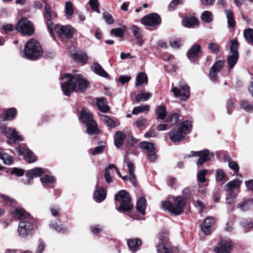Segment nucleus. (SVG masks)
I'll list each match as a JSON object with an SVG mask.
<instances>
[{"label":"nucleus","instance_id":"obj_16","mask_svg":"<svg viewBox=\"0 0 253 253\" xmlns=\"http://www.w3.org/2000/svg\"><path fill=\"white\" fill-rule=\"evenodd\" d=\"M139 147L147 152L148 158L150 161H154L157 159V156L155 152V149L152 143L143 141L140 143Z\"/></svg>","mask_w":253,"mask_h":253},{"label":"nucleus","instance_id":"obj_28","mask_svg":"<svg viewBox=\"0 0 253 253\" xmlns=\"http://www.w3.org/2000/svg\"><path fill=\"white\" fill-rule=\"evenodd\" d=\"M91 69L95 74L102 77L107 78L109 76L108 73L98 63H94L91 66Z\"/></svg>","mask_w":253,"mask_h":253},{"label":"nucleus","instance_id":"obj_52","mask_svg":"<svg viewBox=\"0 0 253 253\" xmlns=\"http://www.w3.org/2000/svg\"><path fill=\"white\" fill-rule=\"evenodd\" d=\"M169 44L173 48H178L181 45V40L177 38H172L169 40Z\"/></svg>","mask_w":253,"mask_h":253},{"label":"nucleus","instance_id":"obj_17","mask_svg":"<svg viewBox=\"0 0 253 253\" xmlns=\"http://www.w3.org/2000/svg\"><path fill=\"white\" fill-rule=\"evenodd\" d=\"M232 250V243L229 239H222L215 247L216 253H230Z\"/></svg>","mask_w":253,"mask_h":253},{"label":"nucleus","instance_id":"obj_20","mask_svg":"<svg viewBox=\"0 0 253 253\" xmlns=\"http://www.w3.org/2000/svg\"><path fill=\"white\" fill-rule=\"evenodd\" d=\"M16 151L19 155H23L25 160L30 163L34 162L36 160L34 154L28 148H22L20 147L16 148Z\"/></svg>","mask_w":253,"mask_h":253},{"label":"nucleus","instance_id":"obj_19","mask_svg":"<svg viewBox=\"0 0 253 253\" xmlns=\"http://www.w3.org/2000/svg\"><path fill=\"white\" fill-rule=\"evenodd\" d=\"M11 214L12 217L17 220L22 221L25 219H29L30 214L23 209L21 208H13L11 210Z\"/></svg>","mask_w":253,"mask_h":253},{"label":"nucleus","instance_id":"obj_60","mask_svg":"<svg viewBox=\"0 0 253 253\" xmlns=\"http://www.w3.org/2000/svg\"><path fill=\"white\" fill-rule=\"evenodd\" d=\"M252 204L251 201L250 200H248L247 201H244L240 205L241 210L242 211H247L249 208L250 206Z\"/></svg>","mask_w":253,"mask_h":253},{"label":"nucleus","instance_id":"obj_61","mask_svg":"<svg viewBox=\"0 0 253 253\" xmlns=\"http://www.w3.org/2000/svg\"><path fill=\"white\" fill-rule=\"evenodd\" d=\"M103 17L106 23L109 24H112L114 22V20L112 16L108 13H104L103 14Z\"/></svg>","mask_w":253,"mask_h":253},{"label":"nucleus","instance_id":"obj_14","mask_svg":"<svg viewBox=\"0 0 253 253\" xmlns=\"http://www.w3.org/2000/svg\"><path fill=\"white\" fill-rule=\"evenodd\" d=\"M191 153L192 155L189 157H199V159L197 162V165L200 166H202L205 162L210 161L214 157V154L207 149L200 151H192Z\"/></svg>","mask_w":253,"mask_h":253},{"label":"nucleus","instance_id":"obj_44","mask_svg":"<svg viewBox=\"0 0 253 253\" xmlns=\"http://www.w3.org/2000/svg\"><path fill=\"white\" fill-rule=\"evenodd\" d=\"M244 36L247 42L253 45V29H248L244 31Z\"/></svg>","mask_w":253,"mask_h":253},{"label":"nucleus","instance_id":"obj_50","mask_svg":"<svg viewBox=\"0 0 253 253\" xmlns=\"http://www.w3.org/2000/svg\"><path fill=\"white\" fill-rule=\"evenodd\" d=\"M202 20L206 22L210 23L212 20L211 13L208 11H205L201 15Z\"/></svg>","mask_w":253,"mask_h":253},{"label":"nucleus","instance_id":"obj_25","mask_svg":"<svg viewBox=\"0 0 253 253\" xmlns=\"http://www.w3.org/2000/svg\"><path fill=\"white\" fill-rule=\"evenodd\" d=\"M239 177L241 178L240 179L239 178L237 179H234L231 181H229L228 182L224 187L225 190H240V187L243 182L242 180V176L240 175Z\"/></svg>","mask_w":253,"mask_h":253},{"label":"nucleus","instance_id":"obj_55","mask_svg":"<svg viewBox=\"0 0 253 253\" xmlns=\"http://www.w3.org/2000/svg\"><path fill=\"white\" fill-rule=\"evenodd\" d=\"M111 34L116 37L123 38L124 36V32L121 28L113 29L111 31Z\"/></svg>","mask_w":253,"mask_h":253},{"label":"nucleus","instance_id":"obj_35","mask_svg":"<svg viewBox=\"0 0 253 253\" xmlns=\"http://www.w3.org/2000/svg\"><path fill=\"white\" fill-rule=\"evenodd\" d=\"M227 19V24L229 28H234L236 24L233 13L231 9H225L224 11Z\"/></svg>","mask_w":253,"mask_h":253},{"label":"nucleus","instance_id":"obj_38","mask_svg":"<svg viewBox=\"0 0 253 253\" xmlns=\"http://www.w3.org/2000/svg\"><path fill=\"white\" fill-rule=\"evenodd\" d=\"M41 181L45 186L47 184L54 183L55 181V179L51 175L49 172L46 170V173L41 177Z\"/></svg>","mask_w":253,"mask_h":253},{"label":"nucleus","instance_id":"obj_53","mask_svg":"<svg viewBox=\"0 0 253 253\" xmlns=\"http://www.w3.org/2000/svg\"><path fill=\"white\" fill-rule=\"evenodd\" d=\"M207 172L206 169L200 170L197 174V178L198 180L201 183H204L206 181L205 176Z\"/></svg>","mask_w":253,"mask_h":253},{"label":"nucleus","instance_id":"obj_11","mask_svg":"<svg viewBox=\"0 0 253 253\" xmlns=\"http://www.w3.org/2000/svg\"><path fill=\"white\" fill-rule=\"evenodd\" d=\"M53 30L57 33L59 38L63 42L67 39L72 38L74 33V29L69 25H57L53 26Z\"/></svg>","mask_w":253,"mask_h":253},{"label":"nucleus","instance_id":"obj_37","mask_svg":"<svg viewBox=\"0 0 253 253\" xmlns=\"http://www.w3.org/2000/svg\"><path fill=\"white\" fill-rule=\"evenodd\" d=\"M73 58L80 63L85 64L88 60V57L86 53L76 52L72 54Z\"/></svg>","mask_w":253,"mask_h":253},{"label":"nucleus","instance_id":"obj_26","mask_svg":"<svg viewBox=\"0 0 253 253\" xmlns=\"http://www.w3.org/2000/svg\"><path fill=\"white\" fill-rule=\"evenodd\" d=\"M141 245L142 241L140 239L138 238L129 239L127 241L128 247L129 249L133 253H135L138 251Z\"/></svg>","mask_w":253,"mask_h":253},{"label":"nucleus","instance_id":"obj_43","mask_svg":"<svg viewBox=\"0 0 253 253\" xmlns=\"http://www.w3.org/2000/svg\"><path fill=\"white\" fill-rule=\"evenodd\" d=\"M100 117L106 126L110 128H113L118 126L116 122L106 115H102Z\"/></svg>","mask_w":253,"mask_h":253},{"label":"nucleus","instance_id":"obj_57","mask_svg":"<svg viewBox=\"0 0 253 253\" xmlns=\"http://www.w3.org/2000/svg\"><path fill=\"white\" fill-rule=\"evenodd\" d=\"M146 123L147 121L146 119L143 118H139L135 121L133 125L137 127L140 128L144 126Z\"/></svg>","mask_w":253,"mask_h":253},{"label":"nucleus","instance_id":"obj_23","mask_svg":"<svg viewBox=\"0 0 253 253\" xmlns=\"http://www.w3.org/2000/svg\"><path fill=\"white\" fill-rule=\"evenodd\" d=\"M46 173V170L42 169L41 168H35L28 170L26 173V177L28 178L26 184L30 183L34 177H39Z\"/></svg>","mask_w":253,"mask_h":253},{"label":"nucleus","instance_id":"obj_59","mask_svg":"<svg viewBox=\"0 0 253 253\" xmlns=\"http://www.w3.org/2000/svg\"><path fill=\"white\" fill-rule=\"evenodd\" d=\"M125 162L126 163L129 170V174H132L134 173V167L133 164L128 160L126 158H125Z\"/></svg>","mask_w":253,"mask_h":253},{"label":"nucleus","instance_id":"obj_64","mask_svg":"<svg viewBox=\"0 0 253 253\" xmlns=\"http://www.w3.org/2000/svg\"><path fill=\"white\" fill-rule=\"evenodd\" d=\"M182 1L183 0H172L169 5V10H174L176 5L181 3Z\"/></svg>","mask_w":253,"mask_h":253},{"label":"nucleus","instance_id":"obj_51","mask_svg":"<svg viewBox=\"0 0 253 253\" xmlns=\"http://www.w3.org/2000/svg\"><path fill=\"white\" fill-rule=\"evenodd\" d=\"M104 149V147L103 145H100L96 147L94 149H90L88 150V152L92 155H96L97 154H100L102 153Z\"/></svg>","mask_w":253,"mask_h":253},{"label":"nucleus","instance_id":"obj_27","mask_svg":"<svg viewBox=\"0 0 253 253\" xmlns=\"http://www.w3.org/2000/svg\"><path fill=\"white\" fill-rule=\"evenodd\" d=\"M130 30L133 34L134 37L137 40V43L139 46L143 44V42L141 37L142 31L141 30L135 25H132L130 27Z\"/></svg>","mask_w":253,"mask_h":253},{"label":"nucleus","instance_id":"obj_5","mask_svg":"<svg viewBox=\"0 0 253 253\" xmlns=\"http://www.w3.org/2000/svg\"><path fill=\"white\" fill-rule=\"evenodd\" d=\"M81 122L86 125V132L89 135L98 133L99 131L97 125L93 120L92 115L83 108L80 117Z\"/></svg>","mask_w":253,"mask_h":253},{"label":"nucleus","instance_id":"obj_9","mask_svg":"<svg viewBox=\"0 0 253 253\" xmlns=\"http://www.w3.org/2000/svg\"><path fill=\"white\" fill-rule=\"evenodd\" d=\"M156 113L158 118L161 120H164L166 118V122H172L174 124H176L179 121V114L177 113H171L167 117L166 107L164 105H161L156 109Z\"/></svg>","mask_w":253,"mask_h":253},{"label":"nucleus","instance_id":"obj_32","mask_svg":"<svg viewBox=\"0 0 253 253\" xmlns=\"http://www.w3.org/2000/svg\"><path fill=\"white\" fill-rule=\"evenodd\" d=\"M146 208V199L144 197L140 198L137 202L136 209L137 211L142 215L145 214V209Z\"/></svg>","mask_w":253,"mask_h":253},{"label":"nucleus","instance_id":"obj_10","mask_svg":"<svg viewBox=\"0 0 253 253\" xmlns=\"http://www.w3.org/2000/svg\"><path fill=\"white\" fill-rule=\"evenodd\" d=\"M179 86L180 89L177 87L173 86L172 84V87L171 91L173 93L176 97H178L182 100L187 99L190 96V88L183 80L179 81Z\"/></svg>","mask_w":253,"mask_h":253},{"label":"nucleus","instance_id":"obj_31","mask_svg":"<svg viewBox=\"0 0 253 253\" xmlns=\"http://www.w3.org/2000/svg\"><path fill=\"white\" fill-rule=\"evenodd\" d=\"M106 192L103 188L96 189L94 193V199L98 203L103 201L106 197Z\"/></svg>","mask_w":253,"mask_h":253},{"label":"nucleus","instance_id":"obj_7","mask_svg":"<svg viewBox=\"0 0 253 253\" xmlns=\"http://www.w3.org/2000/svg\"><path fill=\"white\" fill-rule=\"evenodd\" d=\"M16 29L21 34L26 36L32 35L35 32L33 24L25 17L21 18L18 21Z\"/></svg>","mask_w":253,"mask_h":253},{"label":"nucleus","instance_id":"obj_63","mask_svg":"<svg viewBox=\"0 0 253 253\" xmlns=\"http://www.w3.org/2000/svg\"><path fill=\"white\" fill-rule=\"evenodd\" d=\"M182 1L183 0H172L169 5V10H174L176 5L181 3Z\"/></svg>","mask_w":253,"mask_h":253},{"label":"nucleus","instance_id":"obj_21","mask_svg":"<svg viewBox=\"0 0 253 253\" xmlns=\"http://www.w3.org/2000/svg\"><path fill=\"white\" fill-rule=\"evenodd\" d=\"M215 219L209 217L206 218L201 225L202 231L204 234L208 235L210 234L212 227L215 223Z\"/></svg>","mask_w":253,"mask_h":253},{"label":"nucleus","instance_id":"obj_33","mask_svg":"<svg viewBox=\"0 0 253 253\" xmlns=\"http://www.w3.org/2000/svg\"><path fill=\"white\" fill-rule=\"evenodd\" d=\"M116 168L114 164H110L106 169L104 176L106 181L109 183L112 182V175L114 174L113 169Z\"/></svg>","mask_w":253,"mask_h":253},{"label":"nucleus","instance_id":"obj_40","mask_svg":"<svg viewBox=\"0 0 253 253\" xmlns=\"http://www.w3.org/2000/svg\"><path fill=\"white\" fill-rule=\"evenodd\" d=\"M4 119L6 120H11L13 119L16 116V109L15 108H11L4 112Z\"/></svg>","mask_w":253,"mask_h":253},{"label":"nucleus","instance_id":"obj_41","mask_svg":"<svg viewBox=\"0 0 253 253\" xmlns=\"http://www.w3.org/2000/svg\"><path fill=\"white\" fill-rule=\"evenodd\" d=\"M150 110V106L148 105H143L135 107L132 111V114H137L142 112H148Z\"/></svg>","mask_w":253,"mask_h":253},{"label":"nucleus","instance_id":"obj_12","mask_svg":"<svg viewBox=\"0 0 253 253\" xmlns=\"http://www.w3.org/2000/svg\"><path fill=\"white\" fill-rule=\"evenodd\" d=\"M44 16L47 20V26L49 29L50 34L52 38L55 40V37L53 34V20L56 18V13L51 10L50 5L46 4L44 7Z\"/></svg>","mask_w":253,"mask_h":253},{"label":"nucleus","instance_id":"obj_4","mask_svg":"<svg viewBox=\"0 0 253 253\" xmlns=\"http://www.w3.org/2000/svg\"><path fill=\"white\" fill-rule=\"evenodd\" d=\"M185 206V202L182 197H177L173 203L169 201H163L161 204V208L167 210L171 215H178L183 211V208Z\"/></svg>","mask_w":253,"mask_h":253},{"label":"nucleus","instance_id":"obj_6","mask_svg":"<svg viewBox=\"0 0 253 253\" xmlns=\"http://www.w3.org/2000/svg\"><path fill=\"white\" fill-rule=\"evenodd\" d=\"M115 199L120 203V207L116 208L117 211L120 212L130 211L133 208L131 202L130 197L126 191L121 190L115 195Z\"/></svg>","mask_w":253,"mask_h":253},{"label":"nucleus","instance_id":"obj_54","mask_svg":"<svg viewBox=\"0 0 253 253\" xmlns=\"http://www.w3.org/2000/svg\"><path fill=\"white\" fill-rule=\"evenodd\" d=\"M241 106L242 109L248 112L252 111L253 110V104H250L245 100L241 102Z\"/></svg>","mask_w":253,"mask_h":253},{"label":"nucleus","instance_id":"obj_30","mask_svg":"<svg viewBox=\"0 0 253 253\" xmlns=\"http://www.w3.org/2000/svg\"><path fill=\"white\" fill-rule=\"evenodd\" d=\"M158 253H172L170 244L168 242H161L157 246Z\"/></svg>","mask_w":253,"mask_h":253},{"label":"nucleus","instance_id":"obj_15","mask_svg":"<svg viewBox=\"0 0 253 253\" xmlns=\"http://www.w3.org/2000/svg\"><path fill=\"white\" fill-rule=\"evenodd\" d=\"M141 21L144 25L155 27L160 24L161 19L158 14L152 13L144 16Z\"/></svg>","mask_w":253,"mask_h":253},{"label":"nucleus","instance_id":"obj_2","mask_svg":"<svg viewBox=\"0 0 253 253\" xmlns=\"http://www.w3.org/2000/svg\"><path fill=\"white\" fill-rule=\"evenodd\" d=\"M43 53L40 42L34 39L29 40L25 45L22 56L28 59L36 60Z\"/></svg>","mask_w":253,"mask_h":253},{"label":"nucleus","instance_id":"obj_46","mask_svg":"<svg viewBox=\"0 0 253 253\" xmlns=\"http://www.w3.org/2000/svg\"><path fill=\"white\" fill-rule=\"evenodd\" d=\"M152 94L150 92H142L136 96V100L137 102L147 101L151 97Z\"/></svg>","mask_w":253,"mask_h":253},{"label":"nucleus","instance_id":"obj_36","mask_svg":"<svg viewBox=\"0 0 253 253\" xmlns=\"http://www.w3.org/2000/svg\"><path fill=\"white\" fill-rule=\"evenodd\" d=\"M199 24L198 19L194 17H186L183 20V25L190 28Z\"/></svg>","mask_w":253,"mask_h":253},{"label":"nucleus","instance_id":"obj_45","mask_svg":"<svg viewBox=\"0 0 253 253\" xmlns=\"http://www.w3.org/2000/svg\"><path fill=\"white\" fill-rule=\"evenodd\" d=\"M0 158L6 165H9L13 161V158L11 156L3 152H0Z\"/></svg>","mask_w":253,"mask_h":253},{"label":"nucleus","instance_id":"obj_3","mask_svg":"<svg viewBox=\"0 0 253 253\" xmlns=\"http://www.w3.org/2000/svg\"><path fill=\"white\" fill-rule=\"evenodd\" d=\"M192 126V122L190 121L182 122L179 126L173 128L169 132L170 139L174 143L181 141L186 134L190 132Z\"/></svg>","mask_w":253,"mask_h":253},{"label":"nucleus","instance_id":"obj_49","mask_svg":"<svg viewBox=\"0 0 253 253\" xmlns=\"http://www.w3.org/2000/svg\"><path fill=\"white\" fill-rule=\"evenodd\" d=\"M88 3L92 11H95L98 13H100V10L99 8V4L98 0H89Z\"/></svg>","mask_w":253,"mask_h":253},{"label":"nucleus","instance_id":"obj_1","mask_svg":"<svg viewBox=\"0 0 253 253\" xmlns=\"http://www.w3.org/2000/svg\"><path fill=\"white\" fill-rule=\"evenodd\" d=\"M62 90L65 95H70L75 89L77 91H84L86 89L88 83L81 74L72 76L65 74L60 78Z\"/></svg>","mask_w":253,"mask_h":253},{"label":"nucleus","instance_id":"obj_8","mask_svg":"<svg viewBox=\"0 0 253 253\" xmlns=\"http://www.w3.org/2000/svg\"><path fill=\"white\" fill-rule=\"evenodd\" d=\"M231 46L230 48V53L227 58V63L230 69H232L239 58V42L236 40H232L230 41Z\"/></svg>","mask_w":253,"mask_h":253},{"label":"nucleus","instance_id":"obj_39","mask_svg":"<svg viewBox=\"0 0 253 253\" xmlns=\"http://www.w3.org/2000/svg\"><path fill=\"white\" fill-rule=\"evenodd\" d=\"M144 83H147V76L145 73L140 72L136 76L135 85L140 86Z\"/></svg>","mask_w":253,"mask_h":253},{"label":"nucleus","instance_id":"obj_29","mask_svg":"<svg viewBox=\"0 0 253 253\" xmlns=\"http://www.w3.org/2000/svg\"><path fill=\"white\" fill-rule=\"evenodd\" d=\"M126 135L125 134L121 131H117L114 135V143L115 145L119 148L123 145V142Z\"/></svg>","mask_w":253,"mask_h":253},{"label":"nucleus","instance_id":"obj_34","mask_svg":"<svg viewBox=\"0 0 253 253\" xmlns=\"http://www.w3.org/2000/svg\"><path fill=\"white\" fill-rule=\"evenodd\" d=\"M96 101L97 106L101 111L105 113L108 111L109 107L107 105L106 98L104 97L98 98Z\"/></svg>","mask_w":253,"mask_h":253},{"label":"nucleus","instance_id":"obj_56","mask_svg":"<svg viewBox=\"0 0 253 253\" xmlns=\"http://www.w3.org/2000/svg\"><path fill=\"white\" fill-rule=\"evenodd\" d=\"M226 175L223 171L221 169H218L215 172V178L217 181H221L224 180Z\"/></svg>","mask_w":253,"mask_h":253},{"label":"nucleus","instance_id":"obj_42","mask_svg":"<svg viewBox=\"0 0 253 253\" xmlns=\"http://www.w3.org/2000/svg\"><path fill=\"white\" fill-rule=\"evenodd\" d=\"M227 192V196H226V200L228 203L232 202L235 199L237 196L239 194V190H237L236 191L231 190H225Z\"/></svg>","mask_w":253,"mask_h":253},{"label":"nucleus","instance_id":"obj_58","mask_svg":"<svg viewBox=\"0 0 253 253\" xmlns=\"http://www.w3.org/2000/svg\"><path fill=\"white\" fill-rule=\"evenodd\" d=\"M62 226L57 225L56 223H51L50 224V227L54 229L55 231L58 232H65L66 231V229L64 227H62Z\"/></svg>","mask_w":253,"mask_h":253},{"label":"nucleus","instance_id":"obj_48","mask_svg":"<svg viewBox=\"0 0 253 253\" xmlns=\"http://www.w3.org/2000/svg\"><path fill=\"white\" fill-rule=\"evenodd\" d=\"M208 48L212 53L217 54L220 51L219 45L214 42H211L209 43Z\"/></svg>","mask_w":253,"mask_h":253},{"label":"nucleus","instance_id":"obj_22","mask_svg":"<svg viewBox=\"0 0 253 253\" xmlns=\"http://www.w3.org/2000/svg\"><path fill=\"white\" fill-rule=\"evenodd\" d=\"M3 134L9 139L14 142L22 141V136L19 135L15 129H12L10 127H5L2 131Z\"/></svg>","mask_w":253,"mask_h":253},{"label":"nucleus","instance_id":"obj_47","mask_svg":"<svg viewBox=\"0 0 253 253\" xmlns=\"http://www.w3.org/2000/svg\"><path fill=\"white\" fill-rule=\"evenodd\" d=\"M75 8L73 4L70 1H66L65 5L66 14L68 16H71L74 12Z\"/></svg>","mask_w":253,"mask_h":253},{"label":"nucleus","instance_id":"obj_24","mask_svg":"<svg viewBox=\"0 0 253 253\" xmlns=\"http://www.w3.org/2000/svg\"><path fill=\"white\" fill-rule=\"evenodd\" d=\"M201 51V45L198 44H194L188 50L187 57L191 62H194L197 60L199 53Z\"/></svg>","mask_w":253,"mask_h":253},{"label":"nucleus","instance_id":"obj_18","mask_svg":"<svg viewBox=\"0 0 253 253\" xmlns=\"http://www.w3.org/2000/svg\"><path fill=\"white\" fill-rule=\"evenodd\" d=\"M225 61L224 60H219L217 61L212 66L210 72V78L212 82H215L217 80V73L219 72L222 68Z\"/></svg>","mask_w":253,"mask_h":253},{"label":"nucleus","instance_id":"obj_13","mask_svg":"<svg viewBox=\"0 0 253 253\" xmlns=\"http://www.w3.org/2000/svg\"><path fill=\"white\" fill-rule=\"evenodd\" d=\"M34 228L31 217L25 219L19 223L18 232L20 236L25 237L30 235Z\"/></svg>","mask_w":253,"mask_h":253},{"label":"nucleus","instance_id":"obj_62","mask_svg":"<svg viewBox=\"0 0 253 253\" xmlns=\"http://www.w3.org/2000/svg\"><path fill=\"white\" fill-rule=\"evenodd\" d=\"M45 247V244L44 242L40 239L39 240L38 246L36 250V253H42Z\"/></svg>","mask_w":253,"mask_h":253}]
</instances>
